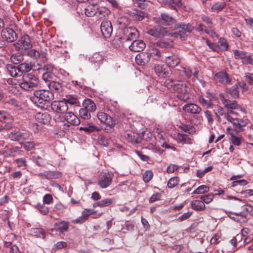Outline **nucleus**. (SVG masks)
<instances>
[{
    "mask_svg": "<svg viewBox=\"0 0 253 253\" xmlns=\"http://www.w3.org/2000/svg\"><path fill=\"white\" fill-rule=\"evenodd\" d=\"M211 94L208 93L207 97L209 99H206L203 95H200L198 97V101L203 107L208 109L212 107L213 104L211 102V98L210 97Z\"/></svg>",
    "mask_w": 253,
    "mask_h": 253,
    "instance_id": "obj_22",
    "label": "nucleus"
},
{
    "mask_svg": "<svg viewBox=\"0 0 253 253\" xmlns=\"http://www.w3.org/2000/svg\"><path fill=\"white\" fill-rule=\"evenodd\" d=\"M79 129L88 133H90L94 131H99L100 130V128L94 125L93 123L88 122H86L84 124H82V126L80 127Z\"/></svg>",
    "mask_w": 253,
    "mask_h": 253,
    "instance_id": "obj_17",
    "label": "nucleus"
},
{
    "mask_svg": "<svg viewBox=\"0 0 253 253\" xmlns=\"http://www.w3.org/2000/svg\"><path fill=\"white\" fill-rule=\"evenodd\" d=\"M10 115L5 111L0 110V122H4V121L10 118Z\"/></svg>",
    "mask_w": 253,
    "mask_h": 253,
    "instance_id": "obj_61",
    "label": "nucleus"
},
{
    "mask_svg": "<svg viewBox=\"0 0 253 253\" xmlns=\"http://www.w3.org/2000/svg\"><path fill=\"white\" fill-rule=\"evenodd\" d=\"M227 133L230 135V140L232 143L235 145L239 146L241 144V137L236 136L235 131L232 129V128H228L227 129Z\"/></svg>",
    "mask_w": 253,
    "mask_h": 253,
    "instance_id": "obj_29",
    "label": "nucleus"
},
{
    "mask_svg": "<svg viewBox=\"0 0 253 253\" xmlns=\"http://www.w3.org/2000/svg\"><path fill=\"white\" fill-rule=\"evenodd\" d=\"M23 60V57L20 54H13L10 57V60L15 64H19Z\"/></svg>",
    "mask_w": 253,
    "mask_h": 253,
    "instance_id": "obj_56",
    "label": "nucleus"
},
{
    "mask_svg": "<svg viewBox=\"0 0 253 253\" xmlns=\"http://www.w3.org/2000/svg\"><path fill=\"white\" fill-rule=\"evenodd\" d=\"M1 37L3 40L7 42H13L17 38L16 32L11 28H6L2 30Z\"/></svg>",
    "mask_w": 253,
    "mask_h": 253,
    "instance_id": "obj_10",
    "label": "nucleus"
},
{
    "mask_svg": "<svg viewBox=\"0 0 253 253\" xmlns=\"http://www.w3.org/2000/svg\"><path fill=\"white\" fill-rule=\"evenodd\" d=\"M36 208L43 215H46L48 213V208L46 207L44 204H38Z\"/></svg>",
    "mask_w": 253,
    "mask_h": 253,
    "instance_id": "obj_53",
    "label": "nucleus"
},
{
    "mask_svg": "<svg viewBox=\"0 0 253 253\" xmlns=\"http://www.w3.org/2000/svg\"><path fill=\"white\" fill-rule=\"evenodd\" d=\"M9 253H24L23 252L20 251L19 248L16 245H13L9 250Z\"/></svg>",
    "mask_w": 253,
    "mask_h": 253,
    "instance_id": "obj_64",
    "label": "nucleus"
},
{
    "mask_svg": "<svg viewBox=\"0 0 253 253\" xmlns=\"http://www.w3.org/2000/svg\"><path fill=\"white\" fill-rule=\"evenodd\" d=\"M213 198V195L212 194H210L206 195H204L200 197V199L203 203L209 204L212 201Z\"/></svg>",
    "mask_w": 253,
    "mask_h": 253,
    "instance_id": "obj_57",
    "label": "nucleus"
},
{
    "mask_svg": "<svg viewBox=\"0 0 253 253\" xmlns=\"http://www.w3.org/2000/svg\"><path fill=\"white\" fill-rule=\"evenodd\" d=\"M103 59V57L99 53H95L91 57L89 58L90 62L95 64H100V62Z\"/></svg>",
    "mask_w": 253,
    "mask_h": 253,
    "instance_id": "obj_46",
    "label": "nucleus"
},
{
    "mask_svg": "<svg viewBox=\"0 0 253 253\" xmlns=\"http://www.w3.org/2000/svg\"><path fill=\"white\" fill-rule=\"evenodd\" d=\"M167 32L166 28H163L160 26H157L147 31V33L155 38H161L165 36Z\"/></svg>",
    "mask_w": 253,
    "mask_h": 253,
    "instance_id": "obj_14",
    "label": "nucleus"
},
{
    "mask_svg": "<svg viewBox=\"0 0 253 253\" xmlns=\"http://www.w3.org/2000/svg\"><path fill=\"white\" fill-rule=\"evenodd\" d=\"M165 62L168 67L174 68L179 64L180 59L177 55L172 54L166 57Z\"/></svg>",
    "mask_w": 253,
    "mask_h": 253,
    "instance_id": "obj_20",
    "label": "nucleus"
},
{
    "mask_svg": "<svg viewBox=\"0 0 253 253\" xmlns=\"http://www.w3.org/2000/svg\"><path fill=\"white\" fill-rule=\"evenodd\" d=\"M177 139L178 142L182 144H191L192 143L191 138L184 134L178 133L177 136Z\"/></svg>",
    "mask_w": 253,
    "mask_h": 253,
    "instance_id": "obj_40",
    "label": "nucleus"
},
{
    "mask_svg": "<svg viewBox=\"0 0 253 253\" xmlns=\"http://www.w3.org/2000/svg\"><path fill=\"white\" fill-rule=\"evenodd\" d=\"M225 2L223 1H221L215 3L211 7V10L212 11H220L225 6Z\"/></svg>",
    "mask_w": 253,
    "mask_h": 253,
    "instance_id": "obj_47",
    "label": "nucleus"
},
{
    "mask_svg": "<svg viewBox=\"0 0 253 253\" xmlns=\"http://www.w3.org/2000/svg\"><path fill=\"white\" fill-rule=\"evenodd\" d=\"M164 3L168 7L176 10H177L182 5L180 0H164Z\"/></svg>",
    "mask_w": 253,
    "mask_h": 253,
    "instance_id": "obj_28",
    "label": "nucleus"
},
{
    "mask_svg": "<svg viewBox=\"0 0 253 253\" xmlns=\"http://www.w3.org/2000/svg\"><path fill=\"white\" fill-rule=\"evenodd\" d=\"M176 28H180V32L183 33H190L194 29V27L190 24H178L176 25Z\"/></svg>",
    "mask_w": 253,
    "mask_h": 253,
    "instance_id": "obj_37",
    "label": "nucleus"
},
{
    "mask_svg": "<svg viewBox=\"0 0 253 253\" xmlns=\"http://www.w3.org/2000/svg\"><path fill=\"white\" fill-rule=\"evenodd\" d=\"M217 45L219 47V52L227 50L229 46L226 40L223 38H221L219 39L218 44Z\"/></svg>",
    "mask_w": 253,
    "mask_h": 253,
    "instance_id": "obj_44",
    "label": "nucleus"
},
{
    "mask_svg": "<svg viewBox=\"0 0 253 253\" xmlns=\"http://www.w3.org/2000/svg\"><path fill=\"white\" fill-rule=\"evenodd\" d=\"M206 42L207 45L212 51L219 52V47L218 46V45L216 44H215L213 42H211L210 40H209L208 39L206 40Z\"/></svg>",
    "mask_w": 253,
    "mask_h": 253,
    "instance_id": "obj_58",
    "label": "nucleus"
},
{
    "mask_svg": "<svg viewBox=\"0 0 253 253\" xmlns=\"http://www.w3.org/2000/svg\"><path fill=\"white\" fill-rule=\"evenodd\" d=\"M63 101L66 102V104L67 105H74L78 103V100L76 96L74 95H67L63 99Z\"/></svg>",
    "mask_w": 253,
    "mask_h": 253,
    "instance_id": "obj_42",
    "label": "nucleus"
},
{
    "mask_svg": "<svg viewBox=\"0 0 253 253\" xmlns=\"http://www.w3.org/2000/svg\"><path fill=\"white\" fill-rule=\"evenodd\" d=\"M15 48L18 50H26L32 47L30 37L24 35L13 44Z\"/></svg>",
    "mask_w": 253,
    "mask_h": 253,
    "instance_id": "obj_6",
    "label": "nucleus"
},
{
    "mask_svg": "<svg viewBox=\"0 0 253 253\" xmlns=\"http://www.w3.org/2000/svg\"><path fill=\"white\" fill-rule=\"evenodd\" d=\"M96 7L93 5H89L85 9V14L87 16L91 17L95 15Z\"/></svg>",
    "mask_w": 253,
    "mask_h": 253,
    "instance_id": "obj_49",
    "label": "nucleus"
},
{
    "mask_svg": "<svg viewBox=\"0 0 253 253\" xmlns=\"http://www.w3.org/2000/svg\"><path fill=\"white\" fill-rule=\"evenodd\" d=\"M54 98L53 94L49 90L41 89L36 90L31 101L37 106L43 107L45 103L49 102Z\"/></svg>",
    "mask_w": 253,
    "mask_h": 253,
    "instance_id": "obj_1",
    "label": "nucleus"
},
{
    "mask_svg": "<svg viewBox=\"0 0 253 253\" xmlns=\"http://www.w3.org/2000/svg\"><path fill=\"white\" fill-rule=\"evenodd\" d=\"M179 182V178L177 177L170 178L168 181L167 186L169 188H173L176 186Z\"/></svg>",
    "mask_w": 253,
    "mask_h": 253,
    "instance_id": "obj_51",
    "label": "nucleus"
},
{
    "mask_svg": "<svg viewBox=\"0 0 253 253\" xmlns=\"http://www.w3.org/2000/svg\"><path fill=\"white\" fill-rule=\"evenodd\" d=\"M156 44L161 48H170L173 46V42L170 40H162L157 42Z\"/></svg>",
    "mask_w": 253,
    "mask_h": 253,
    "instance_id": "obj_41",
    "label": "nucleus"
},
{
    "mask_svg": "<svg viewBox=\"0 0 253 253\" xmlns=\"http://www.w3.org/2000/svg\"><path fill=\"white\" fill-rule=\"evenodd\" d=\"M145 46V43L143 41L135 40L129 46V48L130 50L134 52H140L142 51Z\"/></svg>",
    "mask_w": 253,
    "mask_h": 253,
    "instance_id": "obj_18",
    "label": "nucleus"
},
{
    "mask_svg": "<svg viewBox=\"0 0 253 253\" xmlns=\"http://www.w3.org/2000/svg\"><path fill=\"white\" fill-rule=\"evenodd\" d=\"M122 39L126 41H135L137 37V31L134 28H125L123 33Z\"/></svg>",
    "mask_w": 253,
    "mask_h": 253,
    "instance_id": "obj_9",
    "label": "nucleus"
},
{
    "mask_svg": "<svg viewBox=\"0 0 253 253\" xmlns=\"http://www.w3.org/2000/svg\"><path fill=\"white\" fill-rule=\"evenodd\" d=\"M49 115L46 112H38L35 115V119L38 123L46 124L50 121Z\"/></svg>",
    "mask_w": 253,
    "mask_h": 253,
    "instance_id": "obj_21",
    "label": "nucleus"
},
{
    "mask_svg": "<svg viewBox=\"0 0 253 253\" xmlns=\"http://www.w3.org/2000/svg\"><path fill=\"white\" fill-rule=\"evenodd\" d=\"M27 55L34 60H37L40 56L39 52L35 49L29 50Z\"/></svg>",
    "mask_w": 253,
    "mask_h": 253,
    "instance_id": "obj_54",
    "label": "nucleus"
},
{
    "mask_svg": "<svg viewBox=\"0 0 253 253\" xmlns=\"http://www.w3.org/2000/svg\"><path fill=\"white\" fill-rule=\"evenodd\" d=\"M248 124L247 120H243L241 119H237L235 120L233 123L234 129H232L235 131L236 133L240 132L243 130V127L245 126Z\"/></svg>",
    "mask_w": 253,
    "mask_h": 253,
    "instance_id": "obj_23",
    "label": "nucleus"
},
{
    "mask_svg": "<svg viewBox=\"0 0 253 253\" xmlns=\"http://www.w3.org/2000/svg\"><path fill=\"white\" fill-rule=\"evenodd\" d=\"M114 173L111 171H102L99 176L98 185L102 188L109 186L112 182Z\"/></svg>",
    "mask_w": 253,
    "mask_h": 253,
    "instance_id": "obj_7",
    "label": "nucleus"
},
{
    "mask_svg": "<svg viewBox=\"0 0 253 253\" xmlns=\"http://www.w3.org/2000/svg\"><path fill=\"white\" fill-rule=\"evenodd\" d=\"M96 12L95 15L99 18H102L105 17L110 12V10L104 6L96 7Z\"/></svg>",
    "mask_w": 253,
    "mask_h": 253,
    "instance_id": "obj_32",
    "label": "nucleus"
},
{
    "mask_svg": "<svg viewBox=\"0 0 253 253\" xmlns=\"http://www.w3.org/2000/svg\"><path fill=\"white\" fill-rule=\"evenodd\" d=\"M39 84V79L35 75L26 73L23 76L20 86L25 90H31L37 87Z\"/></svg>",
    "mask_w": 253,
    "mask_h": 253,
    "instance_id": "obj_2",
    "label": "nucleus"
},
{
    "mask_svg": "<svg viewBox=\"0 0 253 253\" xmlns=\"http://www.w3.org/2000/svg\"><path fill=\"white\" fill-rule=\"evenodd\" d=\"M153 176V172L151 170H147L143 174V179L145 183H148L152 179Z\"/></svg>",
    "mask_w": 253,
    "mask_h": 253,
    "instance_id": "obj_55",
    "label": "nucleus"
},
{
    "mask_svg": "<svg viewBox=\"0 0 253 253\" xmlns=\"http://www.w3.org/2000/svg\"><path fill=\"white\" fill-rule=\"evenodd\" d=\"M30 132L25 130L15 129L8 135L9 138L12 141L20 142L29 139Z\"/></svg>",
    "mask_w": 253,
    "mask_h": 253,
    "instance_id": "obj_5",
    "label": "nucleus"
},
{
    "mask_svg": "<svg viewBox=\"0 0 253 253\" xmlns=\"http://www.w3.org/2000/svg\"><path fill=\"white\" fill-rule=\"evenodd\" d=\"M31 66L26 63H21L18 66V70H19V73H27L31 71Z\"/></svg>",
    "mask_w": 253,
    "mask_h": 253,
    "instance_id": "obj_48",
    "label": "nucleus"
},
{
    "mask_svg": "<svg viewBox=\"0 0 253 253\" xmlns=\"http://www.w3.org/2000/svg\"><path fill=\"white\" fill-rule=\"evenodd\" d=\"M219 96L225 107L228 109L229 113L235 116H236L237 113L232 110L233 109H236L238 107L236 101L234 100L231 101L226 98L223 94H220Z\"/></svg>",
    "mask_w": 253,
    "mask_h": 253,
    "instance_id": "obj_11",
    "label": "nucleus"
},
{
    "mask_svg": "<svg viewBox=\"0 0 253 253\" xmlns=\"http://www.w3.org/2000/svg\"><path fill=\"white\" fill-rule=\"evenodd\" d=\"M183 110L185 112L193 114H199L202 111L200 107L194 103H189L184 105Z\"/></svg>",
    "mask_w": 253,
    "mask_h": 253,
    "instance_id": "obj_19",
    "label": "nucleus"
},
{
    "mask_svg": "<svg viewBox=\"0 0 253 253\" xmlns=\"http://www.w3.org/2000/svg\"><path fill=\"white\" fill-rule=\"evenodd\" d=\"M130 15L136 21H141L148 16L147 13L143 11L134 9L132 11L130 12Z\"/></svg>",
    "mask_w": 253,
    "mask_h": 253,
    "instance_id": "obj_27",
    "label": "nucleus"
},
{
    "mask_svg": "<svg viewBox=\"0 0 253 253\" xmlns=\"http://www.w3.org/2000/svg\"><path fill=\"white\" fill-rule=\"evenodd\" d=\"M192 208L195 211H203L205 209V205L202 200H194L191 202Z\"/></svg>",
    "mask_w": 253,
    "mask_h": 253,
    "instance_id": "obj_36",
    "label": "nucleus"
},
{
    "mask_svg": "<svg viewBox=\"0 0 253 253\" xmlns=\"http://www.w3.org/2000/svg\"><path fill=\"white\" fill-rule=\"evenodd\" d=\"M209 190V187L205 185H202L199 186L197 189H196L193 192V194H200L205 193L206 192H208Z\"/></svg>",
    "mask_w": 253,
    "mask_h": 253,
    "instance_id": "obj_50",
    "label": "nucleus"
},
{
    "mask_svg": "<svg viewBox=\"0 0 253 253\" xmlns=\"http://www.w3.org/2000/svg\"><path fill=\"white\" fill-rule=\"evenodd\" d=\"M248 124L247 120H243L241 119H237L235 120L233 123L234 129H232L235 131L236 133L240 132L243 130V127L245 126Z\"/></svg>",
    "mask_w": 253,
    "mask_h": 253,
    "instance_id": "obj_24",
    "label": "nucleus"
},
{
    "mask_svg": "<svg viewBox=\"0 0 253 253\" xmlns=\"http://www.w3.org/2000/svg\"><path fill=\"white\" fill-rule=\"evenodd\" d=\"M173 89L177 93V97L181 100L186 101L189 99V95L187 93V86L185 84L178 82L174 84Z\"/></svg>",
    "mask_w": 253,
    "mask_h": 253,
    "instance_id": "obj_4",
    "label": "nucleus"
},
{
    "mask_svg": "<svg viewBox=\"0 0 253 253\" xmlns=\"http://www.w3.org/2000/svg\"><path fill=\"white\" fill-rule=\"evenodd\" d=\"M79 114L80 117L84 120H89L91 118L90 113L83 108L80 110Z\"/></svg>",
    "mask_w": 253,
    "mask_h": 253,
    "instance_id": "obj_52",
    "label": "nucleus"
},
{
    "mask_svg": "<svg viewBox=\"0 0 253 253\" xmlns=\"http://www.w3.org/2000/svg\"><path fill=\"white\" fill-rule=\"evenodd\" d=\"M241 176V175H234L231 177V180H233V182L231 183L232 187H235L238 185H246L247 184L246 180L244 179H240Z\"/></svg>",
    "mask_w": 253,
    "mask_h": 253,
    "instance_id": "obj_34",
    "label": "nucleus"
},
{
    "mask_svg": "<svg viewBox=\"0 0 253 253\" xmlns=\"http://www.w3.org/2000/svg\"><path fill=\"white\" fill-rule=\"evenodd\" d=\"M155 71L158 76L166 78L169 75V70L167 65L158 64L155 66Z\"/></svg>",
    "mask_w": 253,
    "mask_h": 253,
    "instance_id": "obj_15",
    "label": "nucleus"
},
{
    "mask_svg": "<svg viewBox=\"0 0 253 253\" xmlns=\"http://www.w3.org/2000/svg\"><path fill=\"white\" fill-rule=\"evenodd\" d=\"M226 92L228 97L230 96L232 98H237L239 97V91L238 90V85L236 84L230 88H226Z\"/></svg>",
    "mask_w": 253,
    "mask_h": 253,
    "instance_id": "obj_31",
    "label": "nucleus"
},
{
    "mask_svg": "<svg viewBox=\"0 0 253 253\" xmlns=\"http://www.w3.org/2000/svg\"><path fill=\"white\" fill-rule=\"evenodd\" d=\"M24 148L27 151H30L35 147V143L33 141L24 142L22 144Z\"/></svg>",
    "mask_w": 253,
    "mask_h": 253,
    "instance_id": "obj_59",
    "label": "nucleus"
},
{
    "mask_svg": "<svg viewBox=\"0 0 253 253\" xmlns=\"http://www.w3.org/2000/svg\"><path fill=\"white\" fill-rule=\"evenodd\" d=\"M100 30L102 36L105 38L110 37L113 32V27L111 22L110 21L104 20L100 25Z\"/></svg>",
    "mask_w": 253,
    "mask_h": 253,
    "instance_id": "obj_12",
    "label": "nucleus"
},
{
    "mask_svg": "<svg viewBox=\"0 0 253 253\" xmlns=\"http://www.w3.org/2000/svg\"><path fill=\"white\" fill-rule=\"evenodd\" d=\"M97 116L98 120L101 123L105 124L110 127H112L115 125V122L113 120L112 117L104 112H99L97 114Z\"/></svg>",
    "mask_w": 253,
    "mask_h": 253,
    "instance_id": "obj_13",
    "label": "nucleus"
},
{
    "mask_svg": "<svg viewBox=\"0 0 253 253\" xmlns=\"http://www.w3.org/2000/svg\"><path fill=\"white\" fill-rule=\"evenodd\" d=\"M113 202V201L112 199L110 198H106L102 199L99 201L94 203L93 204V207L94 208L96 207H100L103 208L105 207H107L111 205Z\"/></svg>",
    "mask_w": 253,
    "mask_h": 253,
    "instance_id": "obj_33",
    "label": "nucleus"
},
{
    "mask_svg": "<svg viewBox=\"0 0 253 253\" xmlns=\"http://www.w3.org/2000/svg\"><path fill=\"white\" fill-rule=\"evenodd\" d=\"M36 175L42 179L57 178L61 176V173L59 172L52 171H45L43 172L36 174Z\"/></svg>",
    "mask_w": 253,
    "mask_h": 253,
    "instance_id": "obj_16",
    "label": "nucleus"
},
{
    "mask_svg": "<svg viewBox=\"0 0 253 253\" xmlns=\"http://www.w3.org/2000/svg\"><path fill=\"white\" fill-rule=\"evenodd\" d=\"M162 23L167 26H170L176 23V21L174 17L167 13H162L161 14Z\"/></svg>",
    "mask_w": 253,
    "mask_h": 253,
    "instance_id": "obj_26",
    "label": "nucleus"
},
{
    "mask_svg": "<svg viewBox=\"0 0 253 253\" xmlns=\"http://www.w3.org/2000/svg\"><path fill=\"white\" fill-rule=\"evenodd\" d=\"M216 80L220 83L228 84L231 82V79L228 74L224 72H220L215 75Z\"/></svg>",
    "mask_w": 253,
    "mask_h": 253,
    "instance_id": "obj_25",
    "label": "nucleus"
},
{
    "mask_svg": "<svg viewBox=\"0 0 253 253\" xmlns=\"http://www.w3.org/2000/svg\"><path fill=\"white\" fill-rule=\"evenodd\" d=\"M51 108L53 111L57 114H61L62 115L65 114L68 110V105L63 100L52 102L51 104Z\"/></svg>",
    "mask_w": 253,
    "mask_h": 253,
    "instance_id": "obj_8",
    "label": "nucleus"
},
{
    "mask_svg": "<svg viewBox=\"0 0 253 253\" xmlns=\"http://www.w3.org/2000/svg\"><path fill=\"white\" fill-rule=\"evenodd\" d=\"M234 56L236 59H241L245 57V53L244 51H240L239 50H233Z\"/></svg>",
    "mask_w": 253,
    "mask_h": 253,
    "instance_id": "obj_63",
    "label": "nucleus"
},
{
    "mask_svg": "<svg viewBox=\"0 0 253 253\" xmlns=\"http://www.w3.org/2000/svg\"><path fill=\"white\" fill-rule=\"evenodd\" d=\"M7 71L9 75L13 77H16L19 76V71L18 70V66L12 64H8L6 66Z\"/></svg>",
    "mask_w": 253,
    "mask_h": 253,
    "instance_id": "obj_39",
    "label": "nucleus"
},
{
    "mask_svg": "<svg viewBox=\"0 0 253 253\" xmlns=\"http://www.w3.org/2000/svg\"><path fill=\"white\" fill-rule=\"evenodd\" d=\"M49 87L51 89H55L56 90H58L61 87L60 84L58 83L55 82H51L49 84Z\"/></svg>",
    "mask_w": 253,
    "mask_h": 253,
    "instance_id": "obj_62",
    "label": "nucleus"
},
{
    "mask_svg": "<svg viewBox=\"0 0 253 253\" xmlns=\"http://www.w3.org/2000/svg\"><path fill=\"white\" fill-rule=\"evenodd\" d=\"M54 226L57 230L61 233L67 231L69 228V222L67 221H62L58 223H55Z\"/></svg>",
    "mask_w": 253,
    "mask_h": 253,
    "instance_id": "obj_38",
    "label": "nucleus"
},
{
    "mask_svg": "<svg viewBox=\"0 0 253 253\" xmlns=\"http://www.w3.org/2000/svg\"><path fill=\"white\" fill-rule=\"evenodd\" d=\"M83 108L90 113L94 112L96 109L94 102L90 99H86L83 101Z\"/></svg>",
    "mask_w": 253,
    "mask_h": 253,
    "instance_id": "obj_30",
    "label": "nucleus"
},
{
    "mask_svg": "<svg viewBox=\"0 0 253 253\" xmlns=\"http://www.w3.org/2000/svg\"><path fill=\"white\" fill-rule=\"evenodd\" d=\"M96 212L93 209H85L82 212L83 216L87 220L88 217Z\"/></svg>",
    "mask_w": 253,
    "mask_h": 253,
    "instance_id": "obj_60",
    "label": "nucleus"
},
{
    "mask_svg": "<svg viewBox=\"0 0 253 253\" xmlns=\"http://www.w3.org/2000/svg\"><path fill=\"white\" fill-rule=\"evenodd\" d=\"M55 120L56 122L65 123L67 126H78L80 124V119L72 112H67L62 116L57 114L55 116Z\"/></svg>",
    "mask_w": 253,
    "mask_h": 253,
    "instance_id": "obj_3",
    "label": "nucleus"
},
{
    "mask_svg": "<svg viewBox=\"0 0 253 253\" xmlns=\"http://www.w3.org/2000/svg\"><path fill=\"white\" fill-rule=\"evenodd\" d=\"M125 137L128 141L132 143H138L139 142V136L137 133L129 131L125 134Z\"/></svg>",
    "mask_w": 253,
    "mask_h": 253,
    "instance_id": "obj_35",
    "label": "nucleus"
},
{
    "mask_svg": "<svg viewBox=\"0 0 253 253\" xmlns=\"http://www.w3.org/2000/svg\"><path fill=\"white\" fill-rule=\"evenodd\" d=\"M148 55L151 57L154 58L156 60H158L160 57L161 52L156 48H151L149 50Z\"/></svg>",
    "mask_w": 253,
    "mask_h": 253,
    "instance_id": "obj_45",
    "label": "nucleus"
},
{
    "mask_svg": "<svg viewBox=\"0 0 253 253\" xmlns=\"http://www.w3.org/2000/svg\"><path fill=\"white\" fill-rule=\"evenodd\" d=\"M31 231L32 234L38 238L43 239L45 237V233L44 230L42 228H32Z\"/></svg>",
    "mask_w": 253,
    "mask_h": 253,
    "instance_id": "obj_43",
    "label": "nucleus"
}]
</instances>
